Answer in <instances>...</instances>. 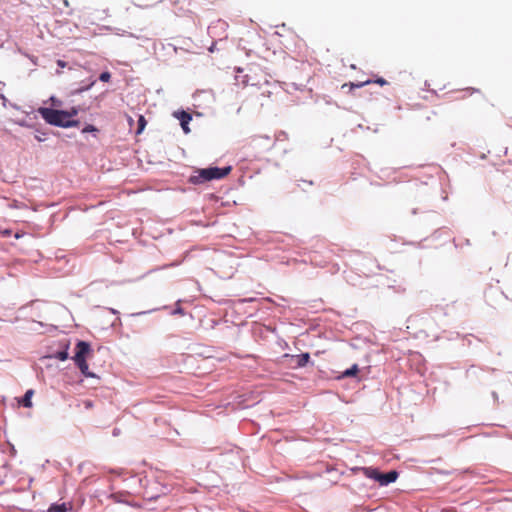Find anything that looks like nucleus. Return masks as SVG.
I'll return each mask as SVG.
<instances>
[{
    "label": "nucleus",
    "instance_id": "1",
    "mask_svg": "<svg viewBox=\"0 0 512 512\" xmlns=\"http://www.w3.org/2000/svg\"><path fill=\"white\" fill-rule=\"evenodd\" d=\"M39 114L49 124L59 127H74L78 125V121L72 118L78 114L76 108L70 111L56 110L52 108H40Z\"/></svg>",
    "mask_w": 512,
    "mask_h": 512
},
{
    "label": "nucleus",
    "instance_id": "2",
    "mask_svg": "<svg viewBox=\"0 0 512 512\" xmlns=\"http://www.w3.org/2000/svg\"><path fill=\"white\" fill-rule=\"evenodd\" d=\"M231 172V167H208L198 169L195 174L190 177V182L193 184H202L215 179H222Z\"/></svg>",
    "mask_w": 512,
    "mask_h": 512
},
{
    "label": "nucleus",
    "instance_id": "3",
    "mask_svg": "<svg viewBox=\"0 0 512 512\" xmlns=\"http://www.w3.org/2000/svg\"><path fill=\"white\" fill-rule=\"evenodd\" d=\"M361 471L367 478L379 482V484L382 486L395 482L399 476L398 472L395 470L389 471L387 473H381L378 469L372 467H363Z\"/></svg>",
    "mask_w": 512,
    "mask_h": 512
},
{
    "label": "nucleus",
    "instance_id": "4",
    "mask_svg": "<svg viewBox=\"0 0 512 512\" xmlns=\"http://www.w3.org/2000/svg\"><path fill=\"white\" fill-rule=\"evenodd\" d=\"M91 352L90 344L85 341H79L76 344V353L73 357L74 362H79L81 360H86L87 356Z\"/></svg>",
    "mask_w": 512,
    "mask_h": 512
},
{
    "label": "nucleus",
    "instance_id": "5",
    "mask_svg": "<svg viewBox=\"0 0 512 512\" xmlns=\"http://www.w3.org/2000/svg\"><path fill=\"white\" fill-rule=\"evenodd\" d=\"M372 82L377 83V84H379V85H381V86H383V85H386V84H387V81H386L384 78H381V77H380V78H377V79H376V80H374V81L366 80V81L359 82V83H353V82L345 83V84H343V85H342V88L344 89V88L348 87L350 90H352V89H354V88H361V87H363V86H365V85H368V84H370V83H372Z\"/></svg>",
    "mask_w": 512,
    "mask_h": 512
},
{
    "label": "nucleus",
    "instance_id": "6",
    "mask_svg": "<svg viewBox=\"0 0 512 512\" xmlns=\"http://www.w3.org/2000/svg\"><path fill=\"white\" fill-rule=\"evenodd\" d=\"M175 116L179 119L183 131L185 133H189L190 128L188 125H189L190 121L192 120V116L185 111L178 112L175 114Z\"/></svg>",
    "mask_w": 512,
    "mask_h": 512
},
{
    "label": "nucleus",
    "instance_id": "7",
    "mask_svg": "<svg viewBox=\"0 0 512 512\" xmlns=\"http://www.w3.org/2000/svg\"><path fill=\"white\" fill-rule=\"evenodd\" d=\"M34 395V390L33 389H29L26 391V393L24 394V396L18 401V403L26 408H31L32 407V397Z\"/></svg>",
    "mask_w": 512,
    "mask_h": 512
},
{
    "label": "nucleus",
    "instance_id": "8",
    "mask_svg": "<svg viewBox=\"0 0 512 512\" xmlns=\"http://www.w3.org/2000/svg\"><path fill=\"white\" fill-rule=\"evenodd\" d=\"M75 364L80 369L81 373L86 377H95V374L89 371L88 364L86 360H81L79 362H75Z\"/></svg>",
    "mask_w": 512,
    "mask_h": 512
},
{
    "label": "nucleus",
    "instance_id": "9",
    "mask_svg": "<svg viewBox=\"0 0 512 512\" xmlns=\"http://www.w3.org/2000/svg\"><path fill=\"white\" fill-rule=\"evenodd\" d=\"M75 364L80 369L81 373L86 377H95V374L89 371L88 364L86 360H81L79 362H75Z\"/></svg>",
    "mask_w": 512,
    "mask_h": 512
},
{
    "label": "nucleus",
    "instance_id": "10",
    "mask_svg": "<svg viewBox=\"0 0 512 512\" xmlns=\"http://www.w3.org/2000/svg\"><path fill=\"white\" fill-rule=\"evenodd\" d=\"M359 372V367L357 364H353L351 368L345 370L342 372L340 376H338V379L348 378V377H355Z\"/></svg>",
    "mask_w": 512,
    "mask_h": 512
},
{
    "label": "nucleus",
    "instance_id": "11",
    "mask_svg": "<svg viewBox=\"0 0 512 512\" xmlns=\"http://www.w3.org/2000/svg\"><path fill=\"white\" fill-rule=\"evenodd\" d=\"M70 506L66 503L52 505L48 512H67Z\"/></svg>",
    "mask_w": 512,
    "mask_h": 512
},
{
    "label": "nucleus",
    "instance_id": "12",
    "mask_svg": "<svg viewBox=\"0 0 512 512\" xmlns=\"http://www.w3.org/2000/svg\"><path fill=\"white\" fill-rule=\"evenodd\" d=\"M310 359V355L308 353H303L297 356V365L299 367L305 366Z\"/></svg>",
    "mask_w": 512,
    "mask_h": 512
},
{
    "label": "nucleus",
    "instance_id": "13",
    "mask_svg": "<svg viewBox=\"0 0 512 512\" xmlns=\"http://www.w3.org/2000/svg\"><path fill=\"white\" fill-rule=\"evenodd\" d=\"M146 124H147V121H146L145 117L143 115H140L138 118V128H137L136 133L141 134L143 132V130L145 129Z\"/></svg>",
    "mask_w": 512,
    "mask_h": 512
},
{
    "label": "nucleus",
    "instance_id": "14",
    "mask_svg": "<svg viewBox=\"0 0 512 512\" xmlns=\"http://www.w3.org/2000/svg\"><path fill=\"white\" fill-rule=\"evenodd\" d=\"M56 358L60 361H65L68 359V352L67 350L59 351L56 353Z\"/></svg>",
    "mask_w": 512,
    "mask_h": 512
},
{
    "label": "nucleus",
    "instance_id": "15",
    "mask_svg": "<svg viewBox=\"0 0 512 512\" xmlns=\"http://www.w3.org/2000/svg\"><path fill=\"white\" fill-rule=\"evenodd\" d=\"M111 78V74L108 71L102 72L99 79L103 82H108Z\"/></svg>",
    "mask_w": 512,
    "mask_h": 512
},
{
    "label": "nucleus",
    "instance_id": "16",
    "mask_svg": "<svg viewBox=\"0 0 512 512\" xmlns=\"http://www.w3.org/2000/svg\"><path fill=\"white\" fill-rule=\"evenodd\" d=\"M98 131L97 128L93 125H87L86 127H84V129L82 130L83 133H88V132H96Z\"/></svg>",
    "mask_w": 512,
    "mask_h": 512
},
{
    "label": "nucleus",
    "instance_id": "17",
    "mask_svg": "<svg viewBox=\"0 0 512 512\" xmlns=\"http://www.w3.org/2000/svg\"><path fill=\"white\" fill-rule=\"evenodd\" d=\"M95 82H96L95 80H91L90 83L86 87L78 89L77 92H83L85 90L90 89L92 86H94Z\"/></svg>",
    "mask_w": 512,
    "mask_h": 512
},
{
    "label": "nucleus",
    "instance_id": "18",
    "mask_svg": "<svg viewBox=\"0 0 512 512\" xmlns=\"http://www.w3.org/2000/svg\"><path fill=\"white\" fill-rule=\"evenodd\" d=\"M84 406H85V408L90 409L93 407V404L90 400H86V401H84Z\"/></svg>",
    "mask_w": 512,
    "mask_h": 512
},
{
    "label": "nucleus",
    "instance_id": "19",
    "mask_svg": "<svg viewBox=\"0 0 512 512\" xmlns=\"http://www.w3.org/2000/svg\"><path fill=\"white\" fill-rule=\"evenodd\" d=\"M57 65L61 68H64L67 66V63L63 60H57Z\"/></svg>",
    "mask_w": 512,
    "mask_h": 512
}]
</instances>
